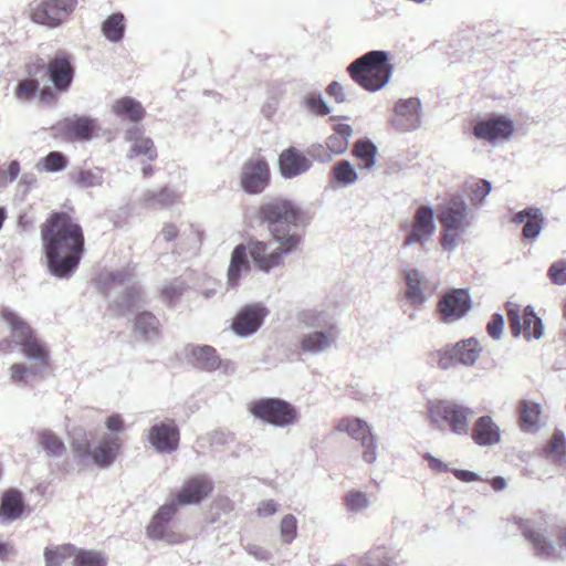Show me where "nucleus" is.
<instances>
[{
	"instance_id": "nucleus-28",
	"label": "nucleus",
	"mask_w": 566,
	"mask_h": 566,
	"mask_svg": "<svg viewBox=\"0 0 566 566\" xmlns=\"http://www.w3.org/2000/svg\"><path fill=\"white\" fill-rule=\"evenodd\" d=\"M472 439L481 447L494 446L501 440V431L490 416H482L473 426Z\"/></svg>"
},
{
	"instance_id": "nucleus-59",
	"label": "nucleus",
	"mask_w": 566,
	"mask_h": 566,
	"mask_svg": "<svg viewBox=\"0 0 566 566\" xmlns=\"http://www.w3.org/2000/svg\"><path fill=\"white\" fill-rule=\"evenodd\" d=\"M492 185L486 179L479 180L471 190L470 200L473 205H480L491 192Z\"/></svg>"
},
{
	"instance_id": "nucleus-39",
	"label": "nucleus",
	"mask_w": 566,
	"mask_h": 566,
	"mask_svg": "<svg viewBox=\"0 0 566 566\" xmlns=\"http://www.w3.org/2000/svg\"><path fill=\"white\" fill-rule=\"evenodd\" d=\"M353 134V128L348 124H337L335 127V133L331 135L326 140V146L332 154L340 155L345 153L348 148L349 137Z\"/></svg>"
},
{
	"instance_id": "nucleus-31",
	"label": "nucleus",
	"mask_w": 566,
	"mask_h": 566,
	"mask_svg": "<svg viewBox=\"0 0 566 566\" xmlns=\"http://www.w3.org/2000/svg\"><path fill=\"white\" fill-rule=\"evenodd\" d=\"M126 137L127 140L132 143L127 155L129 158L144 156L151 161L157 157V150L154 142L149 137L143 136L138 128L128 129Z\"/></svg>"
},
{
	"instance_id": "nucleus-15",
	"label": "nucleus",
	"mask_w": 566,
	"mask_h": 566,
	"mask_svg": "<svg viewBox=\"0 0 566 566\" xmlns=\"http://www.w3.org/2000/svg\"><path fill=\"white\" fill-rule=\"evenodd\" d=\"M269 181L270 167L263 157L252 156L243 164L240 182L247 193L258 195L263 192Z\"/></svg>"
},
{
	"instance_id": "nucleus-22",
	"label": "nucleus",
	"mask_w": 566,
	"mask_h": 566,
	"mask_svg": "<svg viewBox=\"0 0 566 566\" xmlns=\"http://www.w3.org/2000/svg\"><path fill=\"white\" fill-rule=\"evenodd\" d=\"M212 482L206 475H198L187 480L176 493L180 505L199 504L212 492Z\"/></svg>"
},
{
	"instance_id": "nucleus-52",
	"label": "nucleus",
	"mask_w": 566,
	"mask_h": 566,
	"mask_svg": "<svg viewBox=\"0 0 566 566\" xmlns=\"http://www.w3.org/2000/svg\"><path fill=\"white\" fill-rule=\"evenodd\" d=\"M73 566H106V557L101 552L76 548Z\"/></svg>"
},
{
	"instance_id": "nucleus-55",
	"label": "nucleus",
	"mask_w": 566,
	"mask_h": 566,
	"mask_svg": "<svg viewBox=\"0 0 566 566\" xmlns=\"http://www.w3.org/2000/svg\"><path fill=\"white\" fill-rule=\"evenodd\" d=\"M297 536V520L293 514H286L280 523V538L283 544H291Z\"/></svg>"
},
{
	"instance_id": "nucleus-25",
	"label": "nucleus",
	"mask_w": 566,
	"mask_h": 566,
	"mask_svg": "<svg viewBox=\"0 0 566 566\" xmlns=\"http://www.w3.org/2000/svg\"><path fill=\"white\" fill-rule=\"evenodd\" d=\"M122 446L120 437L108 434L94 449H91L90 460L99 468H108L117 458Z\"/></svg>"
},
{
	"instance_id": "nucleus-19",
	"label": "nucleus",
	"mask_w": 566,
	"mask_h": 566,
	"mask_svg": "<svg viewBox=\"0 0 566 566\" xmlns=\"http://www.w3.org/2000/svg\"><path fill=\"white\" fill-rule=\"evenodd\" d=\"M339 329L337 326H331L326 329H317L312 333L305 334L300 343L302 352L310 355H317L323 353L337 343Z\"/></svg>"
},
{
	"instance_id": "nucleus-26",
	"label": "nucleus",
	"mask_w": 566,
	"mask_h": 566,
	"mask_svg": "<svg viewBox=\"0 0 566 566\" xmlns=\"http://www.w3.org/2000/svg\"><path fill=\"white\" fill-rule=\"evenodd\" d=\"M46 73L56 88L66 90L73 80V67L69 56L64 53H57L50 61Z\"/></svg>"
},
{
	"instance_id": "nucleus-42",
	"label": "nucleus",
	"mask_w": 566,
	"mask_h": 566,
	"mask_svg": "<svg viewBox=\"0 0 566 566\" xmlns=\"http://www.w3.org/2000/svg\"><path fill=\"white\" fill-rule=\"evenodd\" d=\"M147 535L149 538L155 541H165L169 544L180 543L182 536L174 532L168 531V523L153 516L150 523L147 526Z\"/></svg>"
},
{
	"instance_id": "nucleus-49",
	"label": "nucleus",
	"mask_w": 566,
	"mask_h": 566,
	"mask_svg": "<svg viewBox=\"0 0 566 566\" xmlns=\"http://www.w3.org/2000/svg\"><path fill=\"white\" fill-rule=\"evenodd\" d=\"M76 547L71 544L53 548L46 547L44 551L45 566H62L67 558L74 557Z\"/></svg>"
},
{
	"instance_id": "nucleus-37",
	"label": "nucleus",
	"mask_w": 566,
	"mask_h": 566,
	"mask_svg": "<svg viewBox=\"0 0 566 566\" xmlns=\"http://www.w3.org/2000/svg\"><path fill=\"white\" fill-rule=\"evenodd\" d=\"M544 453L549 461L566 467V437L562 430L554 431Z\"/></svg>"
},
{
	"instance_id": "nucleus-20",
	"label": "nucleus",
	"mask_w": 566,
	"mask_h": 566,
	"mask_svg": "<svg viewBox=\"0 0 566 566\" xmlns=\"http://www.w3.org/2000/svg\"><path fill=\"white\" fill-rule=\"evenodd\" d=\"M312 160L295 147L284 149L279 156V168L281 175L292 179L308 171Z\"/></svg>"
},
{
	"instance_id": "nucleus-57",
	"label": "nucleus",
	"mask_w": 566,
	"mask_h": 566,
	"mask_svg": "<svg viewBox=\"0 0 566 566\" xmlns=\"http://www.w3.org/2000/svg\"><path fill=\"white\" fill-rule=\"evenodd\" d=\"M358 444L361 450L363 461L368 464L375 463L378 458V444L375 433H371L365 440L360 441Z\"/></svg>"
},
{
	"instance_id": "nucleus-40",
	"label": "nucleus",
	"mask_w": 566,
	"mask_h": 566,
	"mask_svg": "<svg viewBox=\"0 0 566 566\" xmlns=\"http://www.w3.org/2000/svg\"><path fill=\"white\" fill-rule=\"evenodd\" d=\"M113 112L117 116L126 117L132 122H138L145 115V111L142 104L132 97H123L117 99L113 104Z\"/></svg>"
},
{
	"instance_id": "nucleus-21",
	"label": "nucleus",
	"mask_w": 566,
	"mask_h": 566,
	"mask_svg": "<svg viewBox=\"0 0 566 566\" xmlns=\"http://www.w3.org/2000/svg\"><path fill=\"white\" fill-rule=\"evenodd\" d=\"M252 269V260L249 253L248 244H238L230 258V263L227 272V286L234 289L239 286L241 279L250 273Z\"/></svg>"
},
{
	"instance_id": "nucleus-46",
	"label": "nucleus",
	"mask_w": 566,
	"mask_h": 566,
	"mask_svg": "<svg viewBox=\"0 0 566 566\" xmlns=\"http://www.w3.org/2000/svg\"><path fill=\"white\" fill-rule=\"evenodd\" d=\"M360 566H398L397 562L389 556V553L386 547L377 546L366 554H364L359 559Z\"/></svg>"
},
{
	"instance_id": "nucleus-58",
	"label": "nucleus",
	"mask_w": 566,
	"mask_h": 566,
	"mask_svg": "<svg viewBox=\"0 0 566 566\" xmlns=\"http://www.w3.org/2000/svg\"><path fill=\"white\" fill-rule=\"evenodd\" d=\"M547 276L556 285L566 284V259H560L551 264Z\"/></svg>"
},
{
	"instance_id": "nucleus-16",
	"label": "nucleus",
	"mask_w": 566,
	"mask_h": 566,
	"mask_svg": "<svg viewBox=\"0 0 566 566\" xmlns=\"http://www.w3.org/2000/svg\"><path fill=\"white\" fill-rule=\"evenodd\" d=\"M438 218L443 229L461 232L470 228L473 221L467 202L459 196L452 197L439 208Z\"/></svg>"
},
{
	"instance_id": "nucleus-32",
	"label": "nucleus",
	"mask_w": 566,
	"mask_h": 566,
	"mask_svg": "<svg viewBox=\"0 0 566 566\" xmlns=\"http://www.w3.org/2000/svg\"><path fill=\"white\" fill-rule=\"evenodd\" d=\"M298 322L307 328L326 329L337 326L333 316L322 307L305 308L297 314Z\"/></svg>"
},
{
	"instance_id": "nucleus-43",
	"label": "nucleus",
	"mask_w": 566,
	"mask_h": 566,
	"mask_svg": "<svg viewBox=\"0 0 566 566\" xmlns=\"http://www.w3.org/2000/svg\"><path fill=\"white\" fill-rule=\"evenodd\" d=\"M125 17L120 12L111 14L102 25L103 35L111 42L118 43L125 34Z\"/></svg>"
},
{
	"instance_id": "nucleus-45",
	"label": "nucleus",
	"mask_w": 566,
	"mask_h": 566,
	"mask_svg": "<svg viewBox=\"0 0 566 566\" xmlns=\"http://www.w3.org/2000/svg\"><path fill=\"white\" fill-rule=\"evenodd\" d=\"M344 505L349 513H361L368 510L373 502L370 496L360 490L352 489L343 497Z\"/></svg>"
},
{
	"instance_id": "nucleus-35",
	"label": "nucleus",
	"mask_w": 566,
	"mask_h": 566,
	"mask_svg": "<svg viewBox=\"0 0 566 566\" xmlns=\"http://www.w3.org/2000/svg\"><path fill=\"white\" fill-rule=\"evenodd\" d=\"M24 510L22 495L17 490H9L3 494L0 505V517L6 521L19 518Z\"/></svg>"
},
{
	"instance_id": "nucleus-34",
	"label": "nucleus",
	"mask_w": 566,
	"mask_h": 566,
	"mask_svg": "<svg viewBox=\"0 0 566 566\" xmlns=\"http://www.w3.org/2000/svg\"><path fill=\"white\" fill-rule=\"evenodd\" d=\"M42 371L44 370L32 364L17 363L9 368V379L20 387L31 386Z\"/></svg>"
},
{
	"instance_id": "nucleus-9",
	"label": "nucleus",
	"mask_w": 566,
	"mask_h": 566,
	"mask_svg": "<svg viewBox=\"0 0 566 566\" xmlns=\"http://www.w3.org/2000/svg\"><path fill=\"white\" fill-rule=\"evenodd\" d=\"M405 231L403 248L415 244L424 247L436 231L434 211L429 206L419 207L413 214L411 222L401 226Z\"/></svg>"
},
{
	"instance_id": "nucleus-14",
	"label": "nucleus",
	"mask_w": 566,
	"mask_h": 566,
	"mask_svg": "<svg viewBox=\"0 0 566 566\" xmlns=\"http://www.w3.org/2000/svg\"><path fill=\"white\" fill-rule=\"evenodd\" d=\"M506 310L513 336L517 337L523 333L527 340L539 339L543 336L542 319L534 313L532 306L525 307L523 317H521L517 306L511 302L506 303Z\"/></svg>"
},
{
	"instance_id": "nucleus-54",
	"label": "nucleus",
	"mask_w": 566,
	"mask_h": 566,
	"mask_svg": "<svg viewBox=\"0 0 566 566\" xmlns=\"http://www.w3.org/2000/svg\"><path fill=\"white\" fill-rule=\"evenodd\" d=\"M66 165V157L62 153L51 151L36 164V168L39 170L55 172L63 170Z\"/></svg>"
},
{
	"instance_id": "nucleus-47",
	"label": "nucleus",
	"mask_w": 566,
	"mask_h": 566,
	"mask_svg": "<svg viewBox=\"0 0 566 566\" xmlns=\"http://www.w3.org/2000/svg\"><path fill=\"white\" fill-rule=\"evenodd\" d=\"M70 436L71 446L75 455L83 462L88 461L92 448L85 429L74 428Z\"/></svg>"
},
{
	"instance_id": "nucleus-8",
	"label": "nucleus",
	"mask_w": 566,
	"mask_h": 566,
	"mask_svg": "<svg viewBox=\"0 0 566 566\" xmlns=\"http://www.w3.org/2000/svg\"><path fill=\"white\" fill-rule=\"evenodd\" d=\"M249 410L255 418L281 428L293 424L297 418L295 407L279 398H263L253 401Z\"/></svg>"
},
{
	"instance_id": "nucleus-27",
	"label": "nucleus",
	"mask_w": 566,
	"mask_h": 566,
	"mask_svg": "<svg viewBox=\"0 0 566 566\" xmlns=\"http://www.w3.org/2000/svg\"><path fill=\"white\" fill-rule=\"evenodd\" d=\"M182 192L175 187L149 189L143 193V205L149 209H165L178 203Z\"/></svg>"
},
{
	"instance_id": "nucleus-30",
	"label": "nucleus",
	"mask_w": 566,
	"mask_h": 566,
	"mask_svg": "<svg viewBox=\"0 0 566 566\" xmlns=\"http://www.w3.org/2000/svg\"><path fill=\"white\" fill-rule=\"evenodd\" d=\"M520 411V426L524 432L535 433L542 427L541 413L542 407L539 403L531 400H522L518 406Z\"/></svg>"
},
{
	"instance_id": "nucleus-38",
	"label": "nucleus",
	"mask_w": 566,
	"mask_h": 566,
	"mask_svg": "<svg viewBox=\"0 0 566 566\" xmlns=\"http://www.w3.org/2000/svg\"><path fill=\"white\" fill-rule=\"evenodd\" d=\"M135 333L146 340H153L159 335V321L149 312H143L135 318Z\"/></svg>"
},
{
	"instance_id": "nucleus-60",
	"label": "nucleus",
	"mask_w": 566,
	"mask_h": 566,
	"mask_svg": "<svg viewBox=\"0 0 566 566\" xmlns=\"http://www.w3.org/2000/svg\"><path fill=\"white\" fill-rule=\"evenodd\" d=\"M543 217L542 212L539 214L532 216L531 219L526 221L523 228V235L526 239H535L539 235L542 231Z\"/></svg>"
},
{
	"instance_id": "nucleus-24",
	"label": "nucleus",
	"mask_w": 566,
	"mask_h": 566,
	"mask_svg": "<svg viewBox=\"0 0 566 566\" xmlns=\"http://www.w3.org/2000/svg\"><path fill=\"white\" fill-rule=\"evenodd\" d=\"M188 361L203 371H214L219 368L220 356L210 345H188L185 348Z\"/></svg>"
},
{
	"instance_id": "nucleus-50",
	"label": "nucleus",
	"mask_w": 566,
	"mask_h": 566,
	"mask_svg": "<svg viewBox=\"0 0 566 566\" xmlns=\"http://www.w3.org/2000/svg\"><path fill=\"white\" fill-rule=\"evenodd\" d=\"M301 106L308 113L321 116L328 115L332 112L319 92L306 93L301 101Z\"/></svg>"
},
{
	"instance_id": "nucleus-13",
	"label": "nucleus",
	"mask_w": 566,
	"mask_h": 566,
	"mask_svg": "<svg viewBox=\"0 0 566 566\" xmlns=\"http://www.w3.org/2000/svg\"><path fill=\"white\" fill-rule=\"evenodd\" d=\"M146 440L157 453H172L179 447L180 432L174 419L156 421L146 432Z\"/></svg>"
},
{
	"instance_id": "nucleus-44",
	"label": "nucleus",
	"mask_w": 566,
	"mask_h": 566,
	"mask_svg": "<svg viewBox=\"0 0 566 566\" xmlns=\"http://www.w3.org/2000/svg\"><path fill=\"white\" fill-rule=\"evenodd\" d=\"M39 444L50 458L62 457L65 444L62 439L51 430L43 429L38 433Z\"/></svg>"
},
{
	"instance_id": "nucleus-33",
	"label": "nucleus",
	"mask_w": 566,
	"mask_h": 566,
	"mask_svg": "<svg viewBox=\"0 0 566 566\" xmlns=\"http://www.w3.org/2000/svg\"><path fill=\"white\" fill-rule=\"evenodd\" d=\"M336 429L339 432H346L357 443L365 440L368 436L374 433L369 423L357 417H347L342 419Z\"/></svg>"
},
{
	"instance_id": "nucleus-63",
	"label": "nucleus",
	"mask_w": 566,
	"mask_h": 566,
	"mask_svg": "<svg viewBox=\"0 0 566 566\" xmlns=\"http://www.w3.org/2000/svg\"><path fill=\"white\" fill-rule=\"evenodd\" d=\"M105 427L109 432L108 434H117L118 437L126 430L124 419L119 413L108 416L105 420Z\"/></svg>"
},
{
	"instance_id": "nucleus-51",
	"label": "nucleus",
	"mask_w": 566,
	"mask_h": 566,
	"mask_svg": "<svg viewBox=\"0 0 566 566\" xmlns=\"http://www.w3.org/2000/svg\"><path fill=\"white\" fill-rule=\"evenodd\" d=\"M333 178L340 185L349 186L358 180L356 168L348 160L338 161L332 170Z\"/></svg>"
},
{
	"instance_id": "nucleus-4",
	"label": "nucleus",
	"mask_w": 566,
	"mask_h": 566,
	"mask_svg": "<svg viewBox=\"0 0 566 566\" xmlns=\"http://www.w3.org/2000/svg\"><path fill=\"white\" fill-rule=\"evenodd\" d=\"M260 214L274 240H284L290 235L302 238L297 231L301 211L292 201L272 199L261 206Z\"/></svg>"
},
{
	"instance_id": "nucleus-62",
	"label": "nucleus",
	"mask_w": 566,
	"mask_h": 566,
	"mask_svg": "<svg viewBox=\"0 0 566 566\" xmlns=\"http://www.w3.org/2000/svg\"><path fill=\"white\" fill-rule=\"evenodd\" d=\"M178 505H180V504L178 503V501L176 500V496H175L172 500H170L169 502L161 505L157 510L155 515L157 516V518H160L161 521L169 524V522L172 520V517L175 516V514L178 511Z\"/></svg>"
},
{
	"instance_id": "nucleus-12",
	"label": "nucleus",
	"mask_w": 566,
	"mask_h": 566,
	"mask_svg": "<svg viewBox=\"0 0 566 566\" xmlns=\"http://www.w3.org/2000/svg\"><path fill=\"white\" fill-rule=\"evenodd\" d=\"M483 347L475 337H469L457 342L440 353L438 365L442 369H449L455 365L471 367L480 358Z\"/></svg>"
},
{
	"instance_id": "nucleus-36",
	"label": "nucleus",
	"mask_w": 566,
	"mask_h": 566,
	"mask_svg": "<svg viewBox=\"0 0 566 566\" xmlns=\"http://www.w3.org/2000/svg\"><path fill=\"white\" fill-rule=\"evenodd\" d=\"M95 127V120L88 117L69 118L63 123L65 134L82 140L90 139Z\"/></svg>"
},
{
	"instance_id": "nucleus-53",
	"label": "nucleus",
	"mask_w": 566,
	"mask_h": 566,
	"mask_svg": "<svg viewBox=\"0 0 566 566\" xmlns=\"http://www.w3.org/2000/svg\"><path fill=\"white\" fill-rule=\"evenodd\" d=\"M74 181L82 188L99 187L104 182L103 170L99 168L80 170L75 174Z\"/></svg>"
},
{
	"instance_id": "nucleus-61",
	"label": "nucleus",
	"mask_w": 566,
	"mask_h": 566,
	"mask_svg": "<svg viewBox=\"0 0 566 566\" xmlns=\"http://www.w3.org/2000/svg\"><path fill=\"white\" fill-rule=\"evenodd\" d=\"M504 317L503 315L495 313L492 315L491 321L486 325L488 334L491 338L499 340L503 335Z\"/></svg>"
},
{
	"instance_id": "nucleus-56",
	"label": "nucleus",
	"mask_w": 566,
	"mask_h": 566,
	"mask_svg": "<svg viewBox=\"0 0 566 566\" xmlns=\"http://www.w3.org/2000/svg\"><path fill=\"white\" fill-rule=\"evenodd\" d=\"M358 444L361 450L363 461L368 464L375 463L378 458V444L375 433H371L365 440L360 441Z\"/></svg>"
},
{
	"instance_id": "nucleus-3",
	"label": "nucleus",
	"mask_w": 566,
	"mask_h": 566,
	"mask_svg": "<svg viewBox=\"0 0 566 566\" xmlns=\"http://www.w3.org/2000/svg\"><path fill=\"white\" fill-rule=\"evenodd\" d=\"M347 71L350 77L366 91L376 92L385 87L394 73L389 53L374 50L352 62Z\"/></svg>"
},
{
	"instance_id": "nucleus-17",
	"label": "nucleus",
	"mask_w": 566,
	"mask_h": 566,
	"mask_svg": "<svg viewBox=\"0 0 566 566\" xmlns=\"http://www.w3.org/2000/svg\"><path fill=\"white\" fill-rule=\"evenodd\" d=\"M438 308L444 323L459 321L471 308V297L468 290L457 289L446 293L439 301Z\"/></svg>"
},
{
	"instance_id": "nucleus-7",
	"label": "nucleus",
	"mask_w": 566,
	"mask_h": 566,
	"mask_svg": "<svg viewBox=\"0 0 566 566\" xmlns=\"http://www.w3.org/2000/svg\"><path fill=\"white\" fill-rule=\"evenodd\" d=\"M107 295L113 292L123 293L122 301L113 300L111 308L117 315H126L128 312L140 306V289L132 282L130 274L126 271H117L108 274L106 282Z\"/></svg>"
},
{
	"instance_id": "nucleus-10",
	"label": "nucleus",
	"mask_w": 566,
	"mask_h": 566,
	"mask_svg": "<svg viewBox=\"0 0 566 566\" xmlns=\"http://www.w3.org/2000/svg\"><path fill=\"white\" fill-rule=\"evenodd\" d=\"M76 7L77 0H40L31 9V19L38 24L57 28Z\"/></svg>"
},
{
	"instance_id": "nucleus-2",
	"label": "nucleus",
	"mask_w": 566,
	"mask_h": 566,
	"mask_svg": "<svg viewBox=\"0 0 566 566\" xmlns=\"http://www.w3.org/2000/svg\"><path fill=\"white\" fill-rule=\"evenodd\" d=\"M1 317L10 329V337L0 342V352H11L19 346L32 365L45 370L50 363V353L45 344L33 334L31 327L14 312L4 310Z\"/></svg>"
},
{
	"instance_id": "nucleus-41",
	"label": "nucleus",
	"mask_w": 566,
	"mask_h": 566,
	"mask_svg": "<svg viewBox=\"0 0 566 566\" xmlns=\"http://www.w3.org/2000/svg\"><path fill=\"white\" fill-rule=\"evenodd\" d=\"M423 274L418 270H410L406 274V296L415 305H421L426 301L422 290Z\"/></svg>"
},
{
	"instance_id": "nucleus-18",
	"label": "nucleus",
	"mask_w": 566,
	"mask_h": 566,
	"mask_svg": "<svg viewBox=\"0 0 566 566\" xmlns=\"http://www.w3.org/2000/svg\"><path fill=\"white\" fill-rule=\"evenodd\" d=\"M268 314L261 304L244 306L233 318L231 329L240 337H249L260 329Z\"/></svg>"
},
{
	"instance_id": "nucleus-64",
	"label": "nucleus",
	"mask_w": 566,
	"mask_h": 566,
	"mask_svg": "<svg viewBox=\"0 0 566 566\" xmlns=\"http://www.w3.org/2000/svg\"><path fill=\"white\" fill-rule=\"evenodd\" d=\"M39 86L40 84L36 80L20 81L18 84L17 96L20 99H28L39 90Z\"/></svg>"
},
{
	"instance_id": "nucleus-11",
	"label": "nucleus",
	"mask_w": 566,
	"mask_h": 566,
	"mask_svg": "<svg viewBox=\"0 0 566 566\" xmlns=\"http://www.w3.org/2000/svg\"><path fill=\"white\" fill-rule=\"evenodd\" d=\"M515 124L506 115H492L475 123L473 135L476 139L493 146L510 140L514 134Z\"/></svg>"
},
{
	"instance_id": "nucleus-1",
	"label": "nucleus",
	"mask_w": 566,
	"mask_h": 566,
	"mask_svg": "<svg viewBox=\"0 0 566 566\" xmlns=\"http://www.w3.org/2000/svg\"><path fill=\"white\" fill-rule=\"evenodd\" d=\"M41 234L50 272L60 279L70 277L84 252V235L78 223L65 212H55L42 226Z\"/></svg>"
},
{
	"instance_id": "nucleus-48",
	"label": "nucleus",
	"mask_w": 566,
	"mask_h": 566,
	"mask_svg": "<svg viewBox=\"0 0 566 566\" xmlns=\"http://www.w3.org/2000/svg\"><path fill=\"white\" fill-rule=\"evenodd\" d=\"M354 155L360 160L361 168L370 170L376 164L377 147L368 139L357 140Z\"/></svg>"
},
{
	"instance_id": "nucleus-23",
	"label": "nucleus",
	"mask_w": 566,
	"mask_h": 566,
	"mask_svg": "<svg viewBox=\"0 0 566 566\" xmlns=\"http://www.w3.org/2000/svg\"><path fill=\"white\" fill-rule=\"evenodd\" d=\"M396 114L399 117L396 126L405 132H411L421 125V102L416 97L400 99L396 104Z\"/></svg>"
},
{
	"instance_id": "nucleus-29",
	"label": "nucleus",
	"mask_w": 566,
	"mask_h": 566,
	"mask_svg": "<svg viewBox=\"0 0 566 566\" xmlns=\"http://www.w3.org/2000/svg\"><path fill=\"white\" fill-rule=\"evenodd\" d=\"M523 534L535 548L537 556L551 557L554 555L555 546L546 537L542 527H536L534 524L527 521L523 524Z\"/></svg>"
},
{
	"instance_id": "nucleus-5",
	"label": "nucleus",
	"mask_w": 566,
	"mask_h": 566,
	"mask_svg": "<svg viewBox=\"0 0 566 566\" xmlns=\"http://www.w3.org/2000/svg\"><path fill=\"white\" fill-rule=\"evenodd\" d=\"M428 418L430 423L439 430L449 429L457 436H467L470 430L471 418L474 410L455 400L429 401Z\"/></svg>"
},
{
	"instance_id": "nucleus-6",
	"label": "nucleus",
	"mask_w": 566,
	"mask_h": 566,
	"mask_svg": "<svg viewBox=\"0 0 566 566\" xmlns=\"http://www.w3.org/2000/svg\"><path fill=\"white\" fill-rule=\"evenodd\" d=\"M302 242L301 237H289L284 240L250 241L248 243L253 265L261 272L269 274L273 269L283 264V260L295 251Z\"/></svg>"
}]
</instances>
